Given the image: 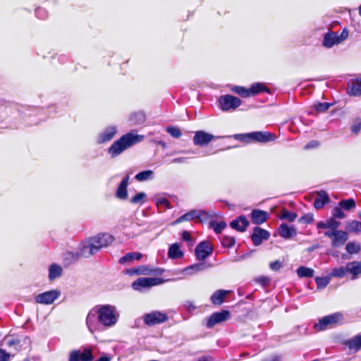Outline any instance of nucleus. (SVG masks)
Listing matches in <instances>:
<instances>
[{
  "instance_id": "9",
  "label": "nucleus",
  "mask_w": 361,
  "mask_h": 361,
  "mask_svg": "<svg viewBox=\"0 0 361 361\" xmlns=\"http://www.w3.org/2000/svg\"><path fill=\"white\" fill-rule=\"evenodd\" d=\"M211 216L212 215L204 210L192 209L178 217L173 222V224H178L185 221L193 219H197L199 221L202 222Z\"/></svg>"
},
{
  "instance_id": "51",
  "label": "nucleus",
  "mask_w": 361,
  "mask_h": 361,
  "mask_svg": "<svg viewBox=\"0 0 361 361\" xmlns=\"http://www.w3.org/2000/svg\"><path fill=\"white\" fill-rule=\"evenodd\" d=\"M156 204L158 207H163L164 209H171L172 207L171 202L164 197L157 198Z\"/></svg>"
},
{
  "instance_id": "56",
  "label": "nucleus",
  "mask_w": 361,
  "mask_h": 361,
  "mask_svg": "<svg viewBox=\"0 0 361 361\" xmlns=\"http://www.w3.org/2000/svg\"><path fill=\"white\" fill-rule=\"evenodd\" d=\"M314 221V215L312 213H308L302 216H301L299 219V222H305L306 224H311Z\"/></svg>"
},
{
  "instance_id": "17",
  "label": "nucleus",
  "mask_w": 361,
  "mask_h": 361,
  "mask_svg": "<svg viewBox=\"0 0 361 361\" xmlns=\"http://www.w3.org/2000/svg\"><path fill=\"white\" fill-rule=\"evenodd\" d=\"M130 176L126 175L121 183H119L115 193V196L117 199L121 200H126L128 199V186L129 184Z\"/></svg>"
},
{
  "instance_id": "30",
  "label": "nucleus",
  "mask_w": 361,
  "mask_h": 361,
  "mask_svg": "<svg viewBox=\"0 0 361 361\" xmlns=\"http://www.w3.org/2000/svg\"><path fill=\"white\" fill-rule=\"evenodd\" d=\"M63 269L57 264H52L49 267V281H54L56 278L60 277L62 275Z\"/></svg>"
},
{
  "instance_id": "46",
  "label": "nucleus",
  "mask_w": 361,
  "mask_h": 361,
  "mask_svg": "<svg viewBox=\"0 0 361 361\" xmlns=\"http://www.w3.org/2000/svg\"><path fill=\"white\" fill-rule=\"evenodd\" d=\"M345 250L350 255L357 254L360 250L359 244L355 242H349L345 246Z\"/></svg>"
},
{
  "instance_id": "54",
  "label": "nucleus",
  "mask_w": 361,
  "mask_h": 361,
  "mask_svg": "<svg viewBox=\"0 0 361 361\" xmlns=\"http://www.w3.org/2000/svg\"><path fill=\"white\" fill-rule=\"evenodd\" d=\"M327 220L329 229L338 230V228L340 226V221H336V219L334 216L329 218Z\"/></svg>"
},
{
  "instance_id": "63",
  "label": "nucleus",
  "mask_w": 361,
  "mask_h": 361,
  "mask_svg": "<svg viewBox=\"0 0 361 361\" xmlns=\"http://www.w3.org/2000/svg\"><path fill=\"white\" fill-rule=\"evenodd\" d=\"M317 228L318 229H329L327 220L326 221H318L317 223Z\"/></svg>"
},
{
  "instance_id": "24",
  "label": "nucleus",
  "mask_w": 361,
  "mask_h": 361,
  "mask_svg": "<svg viewBox=\"0 0 361 361\" xmlns=\"http://www.w3.org/2000/svg\"><path fill=\"white\" fill-rule=\"evenodd\" d=\"M278 232L279 235L285 239H289L296 235V229L293 226H289L286 223L279 226Z\"/></svg>"
},
{
  "instance_id": "20",
  "label": "nucleus",
  "mask_w": 361,
  "mask_h": 361,
  "mask_svg": "<svg viewBox=\"0 0 361 361\" xmlns=\"http://www.w3.org/2000/svg\"><path fill=\"white\" fill-rule=\"evenodd\" d=\"M343 344L353 353H357L361 349V333L345 340Z\"/></svg>"
},
{
  "instance_id": "31",
  "label": "nucleus",
  "mask_w": 361,
  "mask_h": 361,
  "mask_svg": "<svg viewBox=\"0 0 361 361\" xmlns=\"http://www.w3.org/2000/svg\"><path fill=\"white\" fill-rule=\"evenodd\" d=\"M142 257V253L139 252H128L124 256L120 258L119 263L124 264L126 262H132L133 260H140Z\"/></svg>"
},
{
  "instance_id": "60",
  "label": "nucleus",
  "mask_w": 361,
  "mask_h": 361,
  "mask_svg": "<svg viewBox=\"0 0 361 361\" xmlns=\"http://www.w3.org/2000/svg\"><path fill=\"white\" fill-rule=\"evenodd\" d=\"M9 358L10 354L0 348V361H8Z\"/></svg>"
},
{
  "instance_id": "16",
  "label": "nucleus",
  "mask_w": 361,
  "mask_h": 361,
  "mask_svg": "<svg viewBox=\"0 0 361 361\" xmlns=\"http://www.w3.org/2000/svg\"><path fill=\"white\" fill-rule=\"evenodd\" d=\"M270 237V233L269 231L256 226L253 229V233L251 235V239L253 244L255 246H258L262 244L264 240H267Z\"/></svg>"
},
{
  "instance_id": "15",
  "label": "nucleus",
  "mask_w": 361,
  "mask_h": 361,
  "mask_svg": "<svg viewBox=\"0 0 361 361\" xmlns=\"http://www.w3.org/2000/svg\"><path fill=\"white\" fill-rule=\"evenodd\" d=\"M116 133L117 128L116 126H108L98 134L96 142L99 145L106 143L114 138Z\"/></svg>"
},
{
  "instance_id": "47",
  "label": "nucleus",
  "mask_w": 361,
  "mask_h": 361,
  "mask_svg": "<svg viewBox=\"0 0 361 361\" xmlns=\"http://www.w3.org/2000/svg\"><path fill=\"white\" fill-rule=\"evenodd\" d=\"M332 104L329 102H319L314 104L312 108L317 112L324 113L326 111Z\"/></svg>"
},
{
  "instance_id": "64",
  "label": "nucleus",
  "mask_w": 361,
  "mask_h": 361,
  "mask_svg": "<svg viewBox=\"0 0 361 361\" xmlns=\"http://www.w3.org/2000/svg\"><path fill=\"white\" fill-rule=\"evenodd\" d=\"M181 236L182 238L185 241H190L191 240L190 233L187 231H183Z\"/></svg>"
},
{
  "instance_id": "41",
  "label": "nucleus",
  "mask_w": 361,
  "mask_h": 361,
  "mask_svg": "<svg viewBox=\"0 0 361 361\" xmlns=\"http://www.w3.org/2000/svg\"><path fill=\"white\" fill-rule=\"evenodd\" d=\"M327 316L329 317L330 325L341 324L344 318L343 314L341 312H335Z\"/></svg>"
},
{
  "instance_id": "25",
  "label": "nucleus",
  "mask_w": 361,
  "mask_h": 361,
  "mask_svg": "<svg viewBox=\"0 0 361 361\" xmlns=\"http://www.w3.org/2000/svg\"><path fill=\"white\" fill-rule=\"evenodd\" d=\"M348 273L351 274V280H355L361 274V262L353 261L346 264Z\"/></svg>"
},
{
  "instance_id": "57",
  "label": "nucleus",
  "mask_w": 361,
  "mask_h": 361,
  "mask_svg": "<svg viewBox=\"0 0 361 361\" xmlns=\"http://www.w3.org/2000/svg\"><path fill=\"white\" fill-rule=\"evenodd\" d=\"M35 15L38 18L44 19L47 17V12L42 8H37L35 11Z\"/></svg>"
},
{
  "instance_id": "62",
  "label": "nucleus",
  "mask_w": 361,
  "mask_h": 361,
  "mask_svg": "<svg viewBox=\"0 0 361 361\" xmlns=\"http://www.w3.org/2000/svg\"><path fill=\"white\" fill-rule=\"evenodd\" d=\"M256 281L264 286H267L269 283V278L266 276H260Z\"/></svg>"
},
{
  "instance_id": "55",
  "label": "nucleus",
  "mask_w": 361,
  "mask_h": 361,
  "mask_svg": "<svg viewBox=\"0 0 361 361\" xmlns=\"http://www.w3.org/2000/svg\"><path fill=\"white\" fill-rule=\"evenodd\" d=\"M351 132L357 134L361 130V118H357L350 128Z\"/></svg>"
},
{
  "instance_id": "19",
  "label": "nucleus",
  "mask_w": 361,
  "mask_h": 361,
  "mask_svg": "<svg viewBox=\"0 0 361 361\" xmlns=\"http://www.w3.org/2000/svg\"><path fill=\"white\" fill-rule=\"evenodd\" d=\"M348 239V235L346 231L342 230H336L334 237L331 240V247H341L346 243Z\"/></svg>"
},
{
  "instance_id": "27",
  "label": "nucleus",
  "mask_w": 361,
  "mask_h": 361,
  "mask_svg": "<svg viewBox=\"0 0 361 361\" xmlns=\"http://www.w3.org/2000/svg\"><path fill=\"white\" fill-rule=\"evenodd\" d=\"M127 272L130 275H149L154 273V269L147 265H141L128 269Z\"/></svg>"
},
{
  "instance_id": "35",
  "label": "nucleus",
  "mask_w": 361,
  "mask_h": 361,
  "mask_svg": "<svg viewBox=\"0 0 361 361\" xmlns=\"http://www.w3.org/2000/svg\"><path fill=\"white\" fill-rule=\"evenodd\" d=\"M296 272L300 278H309L313 276L314 271L312 268L301 266L297 269Z\"/></svg>"
},
{
  "instance_id": "45",
  "label": "nucleus",
  "mask_w": 361,
  "mask_h": 361,
  "mask_svg": "<svg viewBox=\"0 0 361 361\" xmlns=\"http://www.w3.org/2000/svg\"><path fill=\"white\" fill-rule=\"evenodd\" d=\"M330 326L328 316L323 317L319 320V322L315 324L314 328L317 331H323Z\"/></svg>"
},
{
  "instance_id": "1",
  "label": "nucleus",
  "mask_w": 361,
  "mask_h": 361,
  "mask_svg": "<svg viewBox=\"0 0 361 361\" xmlns=\"http://www.w3.org/2000/svg\"><path fill=\"white\" fill-rule=\"evenodd\" d=\"M114 241L112 235L108 233H100L87 239L82 243L73 256L75 258H89L97 254L102 248L108 247Z\"/></svg>"
},
{
  "instance_id": "42",
  "label": "nucleus",
  "mask_w": 361,
  "mask_h": 361,
  "mask_svg": "<svg viewBox=\"0 0 361 361\" xmlns=\"http://www.w3.org/2000/svg\"><path fill=\"white\" fill-rule=\"evenodd\" d=\"M338 205L345 210H350L356 207V203L354 199L348 198L342 200L339 202Z\"/></svg>"
},
{
  "instance_id": "58",
  "label": "nucleus",
  "mask_w": 361,
  "mask_h": 361,
  "mask_svg": "<svg viewBox=\"0 0 361 361\" xmlns=\"http://www.w3.org/2000/svg\"><path fill=\"white\" fill-rule=\"evenodd\" d=\"M281 267H282L281 262L278 260L271 262L269 264V267L273 271H279Z\"/></svg>"
},
{
  "instance_id": "37",
  "label": "nucleus",
  "mask_w": 361,
  "mask_h": 361,
  "mask_svg": "<svg viewBox=\"0 0 361 361\" xmlns=\"http://www.w3.org/2000/svg\"><path fill=\"white\" fill-rule=\"evenodd\" d=\"M348 273L346 265L334 268L329 273L330 277L343 278Z\"/></svg>"
},
{
  "instance_id": "32",
  "label": "nucleus",
  "mask_w": 361,
  "mask_h": 361,
  "mask_svg": "<svg viewBox=\"0 0 361 361\" xmlns=\"http://www.w3.org/2000/svg\"><path fill=\"white\" fill-rule=\"evenodd\" d=\"M249 89L250 97L255 96L260 92H269V89L261 82H256L251 85Z\"/></svg>"
},
{
  "instance_id": "11",
  "label": "nucleus",
  "mask_w": 361,
  "mask_h": 361,
  "mask_svg": "<svg viewBox=\"0 0 361 361\" xmlns=\"http://www.w3.org/2000/svg\"><path fill=\"white\" fill-rule=\"evenodd\" d=\"M60 295V290L53 289L37 295L35 297V300L39 304L51 305L59 298Z\"/></svg>"
},
{
  "instance_id": "34",
  "label": "nucleus",
  "mask_w": 361,
  "mask_h": 361,
  "mask_svg": "<svg viewBox=\"0 0 361 361\" xmlns=\"http://www.w3.org/2000/svg\"><path fill=\"white\" fill-rule=\"evenodd\" d=\"M147 200V194L144 192L136 193L130 199V203L136 205H142Z\"/></svg>"
},
{
  "instance_id": "52",
  "label": "nucleus",
  "mask_w": 361,
  "mask_h": 361,
  "mask_svg": "<svg viewBox=\"0 0 361 361\" xmlns=\"http://www.w3.org/2000/svg\"><path fill=\"white\" fill-rule=\"evenodd\" d=\"M332 216L336 219H342L345 218V214L343 212V209L338 205V207H334L331 211Z\"/></svg>"
},
{
  "instance_id": "2",
  "label": "nucleus",
  "mask_w": 361,
  "mask_h": 361,
  "mask_svg": "<svg viewBox=\"0 0 361 361\" xmlns=\"http://www.w3.org/2000/svg\"><path fill=\"white\" fill-rule=\"evenodd\" d=\"M142 135L134 134L129 132L122 135L119 139L113 142L108 149V154L111 158H116L122 154L126 149H128L133 145L140 142L143 139Z\"/></svg>"
},
{
  "instance_id": "23",
  "label": "nucleus",
  "mask_w": 361,
  "mask_h": 361,
  "mask_svg": "<svg viewBox=\"0 0 361 361\" xmlns=\"http://www.w3.org/2000/svg\"><path fill=\"white\" fill-rule=\"evenodd\" d=\"M330 202V198L325 190L317 192V197L314 200V207L317 209H322L325 204Z\"/></svg>"
},
{
  "instance_id": "26",
  "label": "nucleus",
  "mask_w": 361,
  "mask_h": 361,
  "mask_svg": "<svg viewBox=\"0 0 361 361\" xmlns=\"http://www.w3.org/2000/svg\"><path fill=\"white\" fill-rule=\"evenodd\" d=\"M347 92L350 96L359 97L361 95V78L353 80L348 84Z\"/></svg>"
},
{
  "instance_id": "21",
  "label": "nucleus",
  "mask_w": 361,
  "mask_h": 361,
  "mask_svg": "<svg viewBox=\"0 0 361 361\" xmlns=\"http://www.w3.org/2000/svg\"><path fill=\"white\" fill-rule=\"evenodd\" d=\"M269 214L267 212L260 209H253L250 214L252 222L255 225H260L264 223L268 219Z\"/></svg>"
},
{
  "instance_id": "39",
  "label": "nucleus",
  "mask_w": 361,
  "mask_h": 361,
  "mask_svg": "<svg viewBox=\"0 0 361 361\" xmlns=\"http://www.w3.org/2000/svg\"><path fill=\"white\" fill-rule=\"evenodd\" d=\"M231 90L242 97L246 98L250 97L249 89L243 86L233 85L231 88Z\"/></svg>"
},
{
  "instance_id": "53",
  "label": "nucleus",
  "mask_w": 361,
  "mask_h": 361,
  "mask_svg": "<svg viewBox=\"0 0 361 361\" xmlns=\"http://www.w3.org/2000/svg\"><path fill=\"white\" fill-rule=\"evenodd\" d=\"M166 132L169 133L173 137L178 138L181 136L182 133L180 130L174 126H168L166 129Z\"/></svg>"
},
{
  "instance_id": "10",
  "label": "nucleus",
  "mask_w": 361,
  "mask_h": 361,
  "mask_svg": "<svg viewBox=\"0 0 361 361\" xmlns=\"http://www.w3.org/2000/svg\"><path fill=\"white\" fill-rule=\"evenodd\" d=\"M92 352L93 350L90 346L84 348L82 351L72 350L69 353L68 361H92L94 360Z\"/></svg>"
},
{
  "instance_id": "44",
  "label": "nucleus",
  "mask_w": 361,
  "mask_h": 361,
  "mask_svg": "<svg viewBox=\"0 0 361 361\" xmlns=\"http://www.w3.org/2000/svg\"><path fill=\"white\" fill-rule=\"evenodd\" d=\"M331 280L330 276H327L325 277H319L317 276L315 278V282L317 283V287L318 289H324L327 285L329 283Z\"/></svg>"
},
{
  "instance_id": "38",
  "label": "nucleus",
  "mask_w": 361,
  "mask_h": 361,
  "mask_svg": "<svg viewBox=\"0 0 361 361\" xmlns=\"http://www.w3.org/2000/svg\"><path fill=\"white\" fill-rule=\"evenodd\" d=\"M129 120L135 124H142L145 121V115L142 111L134 112L130 114Z\"/></svg>"
},
{
  "instance_id": "18",
  "label": "nucleus",
  "mask_w": 361,
  "mask_h": 361,
  "mask_svg": "<svg viewBox=\"0 0 361 361\" xmlns=\"http://www.w3.org/2000/svg\"><path fill=\"white\" fill-rule=\"evenodd\" d=\"M211 267L212 264L205 262H200L187 267L184 269L183 272L185 275L192 276L197 274L198 272L205 271Z\"/></svg>"
},
{
  "instance_id": "59",
  "label": "nucleus",
  "mask_w": 361,
  "mask_h": 361,
  "mask_svg": "<svg viewBox=\"0 0 361 361\" xmlns=\"http://www.w3.org/2000/svg\"><path fill=\"white\" fill-rule=\"evenodd\" d=\"M183 306L189 312H192V311L195 310V309H196V307L195 306V305L192 303V301H190V300L185 301L183 304Z\"/></svg>"
},
{
  "instance_id": "40",
  "label": "nucleus",
  "mask_w": 361,
  "mask_h": 361,
  "mask_svg": "<svg viewBox=\"0 0 361 361\" xmlns=\"http://www.w3.org/2000/svg\"><path fill=\"white\" fill-rule=\"evenodd\" d=\"M346 230L348 232L360 233L361 232V222L357 220H353L347 222Z\"/></svg>"
},
{
  "instance_id": "6",
  "label": "nucleus",
  "mask_w": 361,
  "mask_h": 361,
  "mask_svg": "<svg viewBox=\"0 0 361 361\" xmlns=\"http://www.w3.org/2000/svg\"><path fill=\"white\" fill-rule=\"evenodd\" d=\"M348 37V31L346 28H344L340 35H338V32L329 30L324 35L322 45L325 48L330 49L334 45L341 43L346 39Z\"/></svg>"
},
{
  "instance_id": "13",
  "label": "nucleus",
  "mask_w": 361,
  "mask_h": 361,
  "mask_svg": "<svg viewBox=\"0 0 361 361\" xmlns=\"http://www.w3.org/2000/svg\"><path fill=\"white\" fill-rule=\"evenodd\" d=\"M215 137H216L212 134L208 133L204 130H197L195 132L192 142L195 146L206 147Z\"/></svg>"
},
{
  "instance_id": "36",
  "label": "nucleus",
  "mask_w": 361,
  "mask_h": 361,
  "mask_svg": "<svg viewBox=\"0 0 361 361\" xmlns=\"http://www.w3.org/2000/svg\"><path fill=\"white\" fill-rule=\"evenodd\" d=\"M98 313H97V307L95 308L92 309L89 313L87 314V318H86V324L88 326V329L90 331H92V326L95 322V319H97Z\"/></svg>"
},
{
  "instance_id": "43",
  "label": "nucleus",
  "mask_w": 361,
  "mask_h": 361,
  "mask_svg": "<svg viewBox=\"0 0 361 361\" xmlns=\"http://www.w3.org/2000/svg\"><path fill=\"white\" fill-rule=\"evenodd\" d=\"M279 218L281 219H287L288 221L293 222L297 218V214L295 212H290L284 208L281 210Z\"/></svg>"
},
{
  "instance_id": "7",
  "label": "nucleus",
  "mask_w": 361,
  "mask_h": 361,
  "mask_svg": "<svg viewBox=\"0 0 361 361\" xmlns=\"http://www.w3.org/2000/svg\"><path fill=\"white\" fill-rule=\"evenodd\" d=\"M218 102L220 109L223 111H234L242 104L238 97L229 94L220 96Z\"/></svg>"
},
{
  "instance_id": "14",
  "label": "nucleus",
  "mask_w": 361,
  "mask_h": 361,
  "mask_svg": "<svg viewBox=\"0 0 361 361\" xmlns=\"http://www.w3.org/2000/svg\"><path fill=\"white\" fill-rule=\"evenodd\" d=\"M230 317L228 310H221L212 314L207 320L206 326L208 329H212L216 324L227 320Z\"/></svg>"
},
{
  "instance_id": "49",
  "label": "nucleus",
  "mask_w": 361,
  "mask_h": 361,
  "mask_svg": "<svg viewBox=\"0 0 361 361\" xmlns=\"http://www.w3.org/2000/svg\"><path fill=\"white\" fill-rule=\"evenodd\" d=\"M235 243V239L234 237L225 235L221 240V245L225 247H232Z\"/></svg>"
},
{
  "instance_id": "12",
  "label": "nucleus",
  "mask_w": 361,
  "mask_h": 361,
  "mask_svg": "<svg viewBox=\"0 0 361 361\" xmlns=\"http://www.w3.org/2000/svg\"><path fill=\"white\" fill-rule=\"evenodd\" d=\"M213 252V248L207 241L200 242L195 249V255L197 260L204 261Z\"/></svg>"
},
{
  "instance_id": "48",
  "label": "nucleus",
  "mask_w": 361,
  "mask_h": 361,
  "mask_svg": "<svg viewBox=\"0 0 361 361\" xmlns=\"http://www.w3.org/2000/svg\"><path fill=\"white\" fill-rule=\"evenodd\" d=\"M210 226H211V227L213 228L214 231L216 233L219 234V233H221V231L226 227V224L224 221H221L220 222H216V223L212 221L210 223Z\"/></svg>"
},
{
  "instance_id": "3",
  "label": "nucleus",
  "mask_w": 361,
  "mask_h": 361,
  "mask_svg": "<svg viewBox=\"0 0 361 361\" xmlns=\"http://www.w3.org/2000/svg\"><path fill=\"white\" fill-rule=\"evenodd\" d=\"M97 320L106 327H111L115 325L118 321L119 314L116 307L111 305H102L97 307Z\"/></svg>"
},
{
  "instance_id": "5",
  "label": "nucleus",
  "mask_w": 361,
  "mask_h": 361,
  "mask_svg": "<svg viewBox=\"0 0 361 361\" xmlns=\"http://www.w3.org/2000/svg\"><path fill=\"white\" fill-rule=\"evenodd\" d=\"M165 281L164 279L159 277H140L133 282L132 288L135 290L143 292L153 286L161 285Z\"/></svg>"
},
{
  "instance_id": "22",
  "label": "nucleus",
  "mask_w": 361,
  "mask_h": 361,
  "mask_svg": "<svg viewBox=\"0 0 361 361\" xmlns=\"http://www.w3.org/2000/svg\"><path fill=\"white\" fill-rule=\"evenodd\" d=\"M249 226V221L244 215H241L230 223V226L238 231L243 232Z\"/></svg>"
},
{
  "instance_id": "61",
  "label": "nucleus",
  "mask_w": 361,
  "mask_h": 361,
  "mask_svg": "<svg viewBox=\"0 0 361 361\" xmlns=\"http://www.w3.org/2000/svg\"><path fill=\"white\" fill-rule=\"evenodd\" d=\"M319 145V143L318 141L317 140H312L310 141L309 143H307L305 146V149H312V148H316Z\"/></svg>"
},
{
  "instance_id": "29",
  "label": "nucleus",
  "mask_w": 361,
  "mask_h": 361,
  "mask_svg": "<svg viewBox=\"0 0 361 361\" xmlns=\"http://www.w3.org/2000/svg\"><path fill=\"white\" fill-rule=\"evenodd\" d=\"M183 256V251L180 250L178 243H173L170 245L168 251V257L170 259H176L181 258Z\"/></svg>"
},
{
  "instance_id": "4",
  "label": "nucleus",
  "mask_w": 361,
  "mask_h": 361,
  "mask_svg": "<svg viewBox=\"0 0 361 361\" xmlns=\"http://www.w3.org/2000/svg\"><path fill=\"white\" fill-rule=\"evenodd\" d=\"M233 137L236 140L245 143L252 142L267 143L274 140L275 135L269 132L255 131L248 133L235 134Z\"/></svg>"
},
{
  "instance_id": "8",
  "label": "nucleus",
  "mask_w": 361,
  "mask_h": 361,
  "mask_svg": "<svg viewBox=\"0 0 361 361\" xmlns=\"http://www.w3.org/2000/svg\"><path fill=\"white\" fill-rule=\"evenodd\" d=\"M142 319L148 326H152L157 324L165 323L169 320L168 315L162 312L155 310L146 313L142 316Z\"/></svg>"
},
{
  "instance_id": "33",
  "label": "nucleus",
  "mask_w": 361,
  "mask_h": 361,
  "mask_svg": "<svg viewBox=\"0 0 361 361\" xmlns=\"http://www.w3.org/2000/svg\"><path fill=\"white\" fill-rule=\"evenodd\" d=\"M154 172L152 170L142 171L137 173L135 178L139 182H143L147 180H152L154 178Z\"/></svg>"
},
{
  "instance_id": "50",
  "label": "nucleus",
  "mask_w": 361,
  "mask_h": 361,
  "mask_svg": "<svg viewBox=\"0 0 361 361\" xmlns=\"http://www.w3.org/2000/svg\"><path fill=\"white\" fill-rule=\"evenodd\" d=\"M4 342L7 346L14 347L15 348H16V347L20 344V341L18 338H13L12 336H6L4 338Z\"/></svg>"
},
{
  "instance_id": "28",
  "label": "nucleus",
  "mask_w": 361,
  "mask_h": 361,
  "mask_svg": "<svg viewBox=\"0 0 361 361\" xmlns=\"http://www.w3.org/2000/svg\"><path fill=\"white\" fill-rule=\"evenodd\" d=\"M228 293H229V291L221 290V289L215 291L211 296V298H210L211 302L214 305H221L224 300V298Z\"/></svg>"
}]
</instances>
